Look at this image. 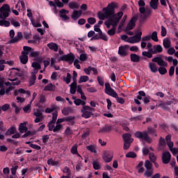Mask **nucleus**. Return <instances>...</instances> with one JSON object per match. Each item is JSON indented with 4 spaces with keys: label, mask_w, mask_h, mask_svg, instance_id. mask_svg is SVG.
Listing matches in <instances>:
<instances>
[{
    "label": "nucleus",
    "mask_w": 178,
    "mask_h": 178,
    "mask_svg": "<svg viewBox=\"0 0 178 178\" xmlns=\"http://www.w3.org/2000/svg\"><path fill=\"white\" fill-rule=\"evenodd\" d=\"M155 133H156V129L152 127H147V130H145L143 131H138L135 132L134 136L136 138H139L140 140H143L144 141H146L147 144H151V143H152V138L149 137V135L154 136Z\"/></svg>",
    "instance_id": "1"
},
{
    "label": "nucleus",
    "mask_w": 178,
    "mask_h": 178,
    "mask_svg": "<svg viewBox=\"0 0 178 178\" xmlns=\"http://www.w3.org/2000/svg\"><path fill=\"white\" fill-rule=\"evenodd\" d=\"M81 112L82 113L81 116L82 118H84L85 119H88L91 118V116L94 115V113L92 112H95V108L90 106H83L81 108Z\"/></svg>",
    "instance_id": "2"
},
{
    "label": "nucleus",
    "mask_w": 178,
    "mask_h": 178,
    "mask_svg": "<svg viewBox=\"0 0 178 178\" xmlns=\"http://www.w3.org/2000/svg\"><path fill=\"white\" fill-rule=\"evenodd\" d=\"M10 15V6L5 3L0 8V19H6Z\"/></svg>",
    "instance_id": "3"
},
{
    "label": "nucleus",
    "mask_w": 178,
    "mask_h": 178,
    "mask_svg": "<svg viewBox=\"0 0 178 178\" xmlns=\"http://www.w3.org/2000/svg\"><path fill=\"white\" fill-rule=\"evenodd\" d=\"M118 8V3L115 2H112L109 3L107 7L104 8L103 10L106 11V15L107 16H112V15H115V9Z\"/></svg>",
    "instance_id": "4"
},
{
    "label": "nucleus",
    "mask_w": 178,
    "mask_h": 178,
    "mask_svg": "<svg viewBox=\"0 0 178 178\" xmlns=\"http://www.w3.org/2000/svg\"><path fill=\"white\" fill-rule=\"evenodd\" d=\"M105 94L107 95H110V97H113V98H115V97H118V93L112 87H111V83H105V90H104Z\"/></svg>",
    "instance_id": "5"
},
{
    "label": "nucleus",
    "mask_w": 178,
    "mask_h": 178,
    "mask_svg": "<svg viewBox=\"0 0 178 178\" xmlns=\"http://www.w3.org/2000/svg\"><path fill=\"white\" fill-rule=\"evenodd\" d=\"M69 62V63L72 64L74 62V54L72 53L68 54L67 55H63L58 58V62Z\"/></svg>",
    "instance_id": "6"
},
{
    "label": "nucleus",
    "mask_w": 178,
    "mask_h": 178,
    "mask_svg": "<svg viewBox=\"0 0 178 178\" xmlns=\"http://www.w3.org/2000/svg\"><path fill=\"white\" fill-rule=\"evenodd\" d=\"M170 159H172V154L169 152H164L162 154V162L164 165H168L170 162Z\"/></svg>",
    "instance_id": "7"
},
{
    "label": "nucleus",
    "mask_w": 178,
    "mask_h": 178,
    "mask_svg": "<svg viewBox=\"0 0 178 178\" xmlns=\"http://www.w3.org/2000/svg\"><path fill=\"white\" fill-rule=\"evenodd\" d=\"M152 61L156 63L159 66H164V67H168V63L165 62L162 57H154L152 59Z\"/></svg>",
    "instance_id": "8"
},
{
    "label": "nucleus",
    "mask_w": 178,
    "mask_h": 178,
    "mask_svg": "<svg viewBox=\"0 0 178 178\" xmlns=\"http://www.w3.org/2000/svg\"><path fill=\"white\" fill-rule=\"evenodd\" d=\"M129 44H125L124 46L119 47L118 54L120 55V56L122 57L127 56L128 54L126 49H129Z\"/></svg>",
    "instance_id": "9"
},
{
    "label": "nucleus",
    "mask_w": 178,
    "mask_h": 178,
    "mask_svg": "<svg viewBox=\"0 0 178 178\" xmlns=\"http://www.w3.org/2000/svg\"><path fill=\"white\" fill-rule=\"evenodd\" d=\"M108 20L111 22L113 27H116L118 26V23L120 22V19L118 18L116 14H113L111 16L108 17Z\"/></svg>",
    "instance_id": "10"
},
{
    "label": "nucleus",
    "mask_w": 178,
    "mask_h": 178,
    "mask_svg": "<svg viewBox=\"0 0 178 178\" xmlns=\"http://www.w3.org/2000/svg\"><path fill=\"white\" fill-rule=\"evenodd\" d=\"M136 22H137V17H133L129 23L127 24L126 30L127 31H130L133 30L134 27H136Z\"/></svg>",
    "instance_id": "11"
},
{
    "label": "nucleus",
    "mask_w": 178,
    "mask_h": 178,
    "mask_svg": "<svg viewBox=\"0 0 178 178\" xmlns=\"http://www.w3.org/2000/svg\"><path fill=\"white\" fill-rule=\"evenodd\" d=\"M113 158V153L112 152H105L103 157L104 161L107 163L111 162Z\"/></svg>",
    "instance_id": "12"
},
{
    "label": "nucleus",
    "mask_w": 178,
    "mask_h": 178,
    "mask_svg": "<svg viewBox=\"0 0 178 178\" xmlns=\"http://www.w3.org/2000/svg\"><path fill=\"white\" fill-rule=\"evenodd\" d=\"M81 15H83V11L81 10H74L71 15V17L74 20H77V19H79Z\"/></svg>",
    "instance_id": "13"
},
{
    "label": "nucleus",
    "mask_w": 178,
    "mask_h": 178,
    "mask_svg": "<svg viewBox=\"0 0 178 178\" xmlns=\"http://www.w3.org/2000/svg\"><path fill=\"white\" fill-rule=\"evenodd\" d=\"M23 39V33L22 32H18L17 35L11 39L10 42L11 44H15L16 42H19V41H22Z\"/></svg>",
    "instance_id": "14"
},
{
    "label": "nucleus",
    "mask_w": 178,
    "mask_h": 178,
    "mask_svg": "<svg viewBox=\"0 0 178 178\" xmlns=\"http://www.w3.org/2000/svg\"><path fill=\"white\" fill-rule=\"evenodd\" d=\"M141 35H143V32L139 31L138 33L132 37L133 41H129V42H140V41H141Z\"/></svg>",
    "instance_id": "15"
},
{
    "label": "nucleus",
    "mask_w": 178,
    "mask_h": 178,
    "mask_svg": "<svg viewBox=\"0 0 178 178\" xmlns=\"http://www.w3.org/2000/svg\"><path fill=\"white\" fill-rule=\"evenodd\" d=\"M122 138L124 140V143H133L134 139L131 138V134H124L122 135Z\"/></svg>",
    "instance_id": "16"
},
{
    "label": "nucleus",
    "mask_w": 178,
    "mask_h": 178,
    "mask_svg": "<svg viewBox=\"0 0 178 178\" xmlns=\"http://www.w3.org/2000/svg\"><path fill=\"white\" fill-rule=\"evenodd\" d=\"M131 61L134 62L136 63H138L140 60H141V58L140 56L136 54H130Z\"/></svg>",
    "instance_id": "17"
},
{
    "label": "nucleus",
    "mask_w": 178,
    "mask_h": 178,
    "mask_svg": "<svg viewBox=\"0 0 178 178\" xmlns=\"http://www.w3.org/2000/svg\"><path fill=\"white\" fill-rule=\"evenodd\" d=\"M17 130L15 127H10L5 133V136H12V134H16Z\"/></svg>",
    "instance_id": "18"
},
{
    "label": "nucleus",
    "mask_w": 178,
    "mask_h": 178,
    "mask_svg": "<svg viewBox=\"0 0 178 178\" xmlns=\"http://www.w3.org/2000/svg\"><path fill=\"white\" fill-rule=\"evenodd\" d=\"M149 69L152 73H156L159 69L155 63H149Z\"/></svg>",
    "instance_id": "19"
},
{
    "label": "nucleus",
    "mask_w": 178,
    "mask_h": 178,
    "mask_svg": "<svg viewBox=\"0 0 178 178\" xmlns=\"http://www.w3.org/2000/svg\"><path fill=\"white\" fill-rule=\"evenodd\" d=\"M73 112V108L72 107H64L62 110V113L64 116H67V115H70Z\"/></svg>",
    "instance_id": "20"
},
{
    "label": "nucleus",
    "mask_w": 178,
    "mask_h": 178,
    "mask_svg": "<svg viewBox=\"0 0 178 178\" xmlns=\"http://www.w3.org/2000/svg\"><path fill=\"white\" fill-rule=\"evenodd\" d=\"M43 90L44 91H55L56 86L55 85L52 84V83H49L46 86H44Z\"/></svg>",
    "instance_id": "21"
},
{
    "label": "nucleus",
    "mask_w": 178,
    "mask_h": 178,
    "mask_svg": "<svg viewBox=\"0 0 178 178\" xmlns=\"http://www.w3.org/2000/svg\"><path fill=\"white\" fill-rule=\"evenodd\" d=\"M163 45L164 48H165V49H168L170 48V47L172 45V42L168 38H164L163 41Z\"/></svg>",
    "instance_id": "22"
},
{
    "label": "nucleus",
    "mask_w": 178,
    "mask_h": 178,
    "mask_svg": "<svg viewBox=\"0 0 178 178\" xmlns=\"http://www.w3.org/2000/svg\"><path fill=\"white\" fill-rule=\"evenodd\" d=\"M111 131H112V126L105 125V127L99 131V133H109Z\"/></svg>",
    "instance_id": "23"
},
{
    "label": "nucleus",
    "mask_w": 178,
    "mask_h": 178,
    "mask_svg": "<svg viewBox=\"0 0 178 178\" xmlns=\"http://www.w3.org/2000/svg\"><path fill=\"white\" fill-rule=\"evenodd\" d=\"M103 12H104V13L99 12L97 14L99 20H105V19H108V17H111V15H107L106 14V10H103Z\"/></svg>",
    "instance_id": "24"
},
{
    "label": "nucleus",
    "mask_w": 178,
    "mask_h": 178,
    "mask_svg": "<svg viewBox=\"0 0 178 178\" xmlns=\"http://www.w3.org/2000/svg\"><path fill=\"white\" fill-rule=\"evenodd\" d=\"M47 47L48 48H49V49H51V51H54V52H58V44H56V43L54 42H50L49 44H47Z\"/></svg>",
    "instance_id": "25"
},
{
    "label": "nucleus",
    "mask_w": 178,
    "mask_h": 178,
    "mask_svg": "<svg viewBox=\"0 0 178 178\" xmlns=\"http://www.w3.org/2000/svg\"><path fill=\"white\" fill-rule=\"evenodd\" d=\"M19 60L22 65H26L29 62V56L27 55H22L19 56Z\"/></svg>",
    "instance_id": "26"
},
{
    "label": "nucleus",
    "mask_w": 178,
    "mask_h": 178,
    "mask_svg": "<svg viewBox=\"0 0 178 178\" xmlns=\"http://www.w3.org/2000/svg\"><path fill=\"white\" fill-rule=\"evenodd\" d=\"M92 166L95 170H99L101 169V163L98 160H95L92 162Z\"/></svg>",
    "instance_id": "27"
},
{
    "label": "nucleus",
    "mask_w": 178,
    "mask_h": 178,
    "mask_svg": "<svg viewBox=\"0 0 178 178\" xmlns=\"http://www.w3.org/2000/svg\"><path fill=\"white\" fill-rule=\"evenodd\" d=\"M153 49H154V52L156 54H161L162 51H163V48L161 44H156L153 47Z\"/></svg>",
    "instance_id": "28"
},
{
    "label": "nucleus",
    "mask_w": 178,
    "mask_h": 178,
    "mask_svg": "<svg viewBox=\"0 0 178 178\" xmlns=\"http://www.w3.org/2000/svg\"><path fill=\"white\" fill-rule=\"evenodd\" d=\"M74 104L76 106H80V105H82L83 106H86V102L84 100H81V99H76L74 101Z\"/></svg>",
    "instance_id": "29"
},
{
    "label": "nucleus",
    "mask_w": 178,
    "mask_h": 178,
    "mask_svg": "<svg viewBox=\"0 0 178 178\" xmlns=\"http://www.w3.org/2000/svg\"><path fill=\"white\" fill-rule=\"evenodd\" d=\"M89 80H90V77H88V76L83 75L80 76L79 80L78 81V83L79 84H81V83H86V81H88Z\"/></svg>",
    "instance_id": "30"
},
{
    "label": "nucleus",
    "mask_w": 178,
    "mask_h": 178,
    "mask_svg": "<svg viewBox=\"0 0 178 178\" xmlns=\"http://www.w3.org/2000/svg\"><path fill=\"white\" fill-rule=\"evenodd\" d=\"M47 165H51V166H58L59 161H54V159H49L47 160Z\"/></svg>",
    "instance_id": "31"
},
{
    "label": "nucleus",
    "mask_w": 178,
    "mask_h": 178,
    "mask_svg": "<svg viewBox=\"0 0 178 178\" xmlns=\"http://www.w3.org/2000/svg\"><path fill=\"white\" fill-rule=\"evenodd\" d=\"M0 26H4V27H9V26H10V22L8 20H6L5 19H3L0 20Z\"/></svg>",
    "instance_id": "32"
},
{
    "label": "nucleus",
    "mask_w": 178,
    "mask_h": 178,
    "mask_svg": "<svg viewBox=\"0 0 178 178\" xmlns=\"http://www.w3.org/2000/svg\"><path fill=\"white\" fill-rule=\"evenodd\" d=\"M71 154L73 155H77L78 156H81L79 154V152L77 151V145H74L71 148Z\"/></svg>",
    "instance_id": "33"
},
{
    "label": "nucleus",
    "mask_w": 178,
    "mask_h": 178,
    "mask_svg": "<svg viewBox=\"0 0 178 178\" xmlns=\"http://www.w3.org/2000/svg\"><path fill=\"white\" fill-rule=\"evenodd\" d=\"M93 39L94 40H103V41H108V38H106V36H99L98 35V33H95V35H93Z\"/></svg>",
    "instance_id": "34"
},
{
    "label": "nucleus",
    "mask_w": 178,
    "mask_h": 178,
    "mask_svg": "<svg viewBox=\"0 0 178 178\" xmlns=\"http://www.w3.org/2000/svg\"><path fill=\"white\" fill-rule=\"evenodd\" d=\"M63 129V126L60 124H56V126L53 129L54 133H59Z\"/></svg>",
    "instance_id": "35"
},
{
    "label": "nucleus",
    "mask_w": 178,
    "mask_h": 178,
    "mask_svg": "<svg viewBox=\"0 0 178 178\" xmlns=\"http://www.w3.org/2000/svg\"><path fill=\"white\" fill-rule=\"evenodd\" d=\"M158 72L162 76H163L164 74H166V73H168V70H166V67H165L163 66H161L159 67Z\"/></svg>",
    "instance_id": "36"
},
{
    "label": "nucleus",
    "mask_w": 178,
    "mask_h": 178,
    "mask_svg": "<svg viewBox=\"0 0 178 178\" xmlns=\"http://www.w3.org/2000/svg\"><path fill=\"white\" fill-rule=\"evenodd\" d=\"M68 6L70 8V9H79V3L76 2H70Z\"/></svg>",
    "instance_id": "37"
},
{
    "label": "nucleus",
    "mask_w": 178,
    "mask_h": 178,
    "mask_svg": "<svg viewBox=\"0 0 178 178\" xmlns=\"http://www.w3.org/2000/svg\"><path fill=\"white\" fill-rule=\"evenodd\" d=\"M77 85H74V84H72L71 83L70 85V93L71 94H76V91H77Z\"/></svg>",
    "instance_id": "38"
},
{
    "label": "nucleus",
    "mask_w": 178,
    "mask_h": 178,
    "mask_svg": "<svg viewBox=\"0 0 178 178\" xmlns=\"http://www.w3.org/2000/svg\"><path fill=\"white\" fill-rule=\"evenodd\" d=\"M145 168H146L147 170H151V169H152V163H151L149 160H146L145 162Z\"/></svg>",
    "instance_id": "39"
},
{
    "label": "nucleus",
    "mask_w": 178,
    "mask_h": 178,
    "mask_svg": "<svg viewBox=\"0 0 178 178\" xmlns=\"http://www.w3.org/2000/svg\"><path fill=\"white\" fill-rule=\"evenodd\" d=\"M150 37L152 40L155 42H158V41H159V40L158 39V32L156 31H154Z\"/></svg>",
    "instance_id": "40"
},
{
    "label": "nucleus",
    "mask_w": 178,
    "mask_h": 178,
    "mask_svg": "<svg viewBox=\"0 0 178 178\" xmlns=\"http://www.w3.org/2000/svg\"><path fill=\"white\" fill-rule=\"evenodd\" d=\"M144 119V116L143 115H139L136 117H131V122H137L138 120H143Z\"/></svg>",
    "instance_id": "41"
},
{
    "label": "nucleus",
    "mask_w": 178,
    "mask_h": 178,
    "mask_svg": "<svg viewBox=\"0 0 178 178\" xmlns=\"http://www.w3.org/2000/svg\"><path fill=\"white\" fill-rule=\"evenodd\" d=\"M32 67H33V69H35V70H37V72H38V70H40V69H41V65L39 64V63L33 62L32 63Z\"/></svg>",
    "instance_id": "42"
},
{
    "label": "nucleus",
    "mask_w": 178,
    "mask_h": 178,
    "mask_svg": "<svg viewBox=\"0 0 178 178\" xmlns=\"http://www.w3.org/2000/svg\"><path fill=\"white\" fill-rule=\"evenodd\" d=\"M149 159L152 163L156 162V156H155V154H154V152H151L149 154Z\"/></svg>",
    "instance_id": "43"
},
{
    "label": "nucleus",
    "mask_w": 178,
    "mask_h": 178,
    "mask_svg": "<svg viewBox=\"0 0 178 178\" xmlns=\"http://www.w3.org/2000/svg\"><path fill=\"white\" fill-rule=\"evenodd\" d=\"M74 119H76L74 116L65 117V122H70L71 124H74Z\"/></svg>",
    "instance_id": "44"
},
{
    "label": "nucleus",
    "mask_w": 178,
    "mask_h": 178,
    "mask_svg": "<svg viewBox=\"0 0 178 178\" xmlns=\"http://www.w3.org/2000/svg\"><path fill=\"white\" fill-rule=\"evenodd\" d=\"M56 119H58V111H55L52 113V120L50 121L51 123H56Z\"/></svg>",
    "instance_id": "45"
},
{
    "label": "nucleus",
    "mask_w": 178,
    "mask_h": 178,
    "mask_svg": "<svg viewBox=\"0 0 178 178\" xmlns=\"http://www.w3.org/2000/svg\"><path fill=\"white\" fill-rule=\"evenodd\" d=\"M159 6V3H154L152 1H149V6L152 8V9H154V10H156L158 9V6Z\"/></svg>",
    "instance_id": "46"
},
{
    "label": "nucleus",
    "mask_w": 178,
    "mask_h": 178,
    "mask_svg": "<svg viewBox=\"0 0 178 178\" xmlns=\"http://www.w3.org/2000/svg\"><path fill=\"white\" fill-rule=\"evenodd\" d=\"M152 175H154V170H147L145 172H144V176L145 177L149 178L151 177V176H152Z\"/></svg>",
    "instance_id": "47"
},
{
    "label": "nucleus",
    "mask_w": 178,
    "mask_h": 178,
    "mask_svg": "<svg viewBox=\"0 0 178 178\" xmlns=\"http://www.w3.org/2000/svg\"><path fill=\"white\" fill-rule=\"evenodd\" d=\"M86 149H88V151H90V152H94L95 154L97 152L95 146L92 145L86 146Z\"/></svg>",
    "instance_id": "48"
},
{
    "label": "nucleus",
    "mask_w": 178,
    "mask_h": 178,
    "mask_svg": "<svg viewBox=\"0 0 178 178\" xmlns=\"http://www.w3.org/2000/svg\"><path fill=\"white\" fill-rule=\"evenodd\" d=\"M127 158H137V154L134 152H129L126 154Z\"/></svg>",
    "instance_id": "49"
},
{
    "label": "nucleus",
    "mask_w": 178,
    "mask_h": 178,
    "mask_svg": "<svg viewBox=\"0 0 178 178\" xmlns=\"http://www.w3.org/2000/svg\"><path fill=\"white\" fill-rule=\"evenodd\" d=\"M71 80H72V75L70 74V73L67 72L66 78L64 77V81H65L67 84H69Z\"/></svg>",
    "instance_id": "50"
},
{
    "label": "nucleus",
    "mask_w": 178,
    "mask_h": 178,
    "mask_svg": "<svg viewBox=\"0 0 178 178\" xmlns=\"http://www.w3.org/2000/svg\"><path fill=\"white\" fill-rule=\"evenodd\" d=\"M114 98L116 99V101L117 102H118V104H121L122 105L124 104V99H123V97H119L118 94H117V96L114 97Z\"/></svg>",
    "instance_id": "51"
},
{
    "label": "nucleus",
    "mask_w": 178,
    "mask_h": 178,
    "mask_svg": "<svg viewBox=\"0 0 178 178\" xmlns=\"http://www.w3.org/2000/svg\"><path fill=\"white\" fill-rule=\"evenodd\" d=\"M116 33V28L115 26H113V28L108 31L107 34L108 35H115Z\"/></svg>",
    "instance_id": "52"
},
{
    "label": "nucleus",
    "mask_w": 178,
    "mask_h": 178,
    "mask_svg": "<svg viewBox=\"0 0 178 178\" xmlns=\"http://www.w3.org/2000/svg\"><path fill=\"white\" fill-rule=\"evenodd\" d=\"M17 169H19V165H15L10 168L11 174L13 175V176H15V175H16V172H17Z\"/></svg>",
    "instance_id": "53"
},
{
    "label": "nucleus",
    "mask_w": 178,
    "mask_h": 178,
    "mask_svg": "<svg viewBox=\"0 0 178 178\" xmlns=\"http://www.w3.org/2000/svg\"><path fill=\"white\" fill-rule=\"evenodd\" d=\"M47 127L49 129V131H54V129L55 128V123H51V121L49 122L47 124Z\"/></svg>",
    "instance_id": "54"
},
{
    "label": "nucleus",
    "mask_w": 178,
    "mask_h": 178,
    "mask_svg": "<svg viewBox=\"0 0 178 178\" xmlns=\"http://www.w3.org/2000/svg\"><path fill=\"white\" fill-rule=\"evenodd\" d=\"M97 81H98V83L99 84V86H104V76H98Z\"/></svg>",
    "instance_id": "55"
},
{
    "label": "nucleus",
    "mask_w": 178,
    "mask_h": 178,
    "mask_svg": "<svg viewBox=\"0 0 178 178\" xmlns=\"http://www.w3.org/2000/svg\"><path fill=\"white\" fill-rule=\"evenodd\" d=\"M73 131L70 129V127H67L65 130V134L67 136H72Z\"/></svg>",
    "instance_id": "56"
},
{
    "label": "nucleus",
    "mask_w": 178,
    "mask_h": 178,
    "mask_svg": "<svg viewBox=\"0 0 178 178\" xmlns=\"http://www.w3.org/2000/svg\"><path fill=\"white\" fill-rule=\"evenodd\" d=\"M33 115L36 118H40V119H42V113L40 112L39 109H37L36 112L33 113Z\"/></svg>",
    "instance_id": "57"
},
{
    "label": "nucleus",
    "mask_w": 178,
    "mask_h": 178,
    "mask_svg": "<svg viewBox=\"0 0 178 178\" xmlns=\"http://www.w3.org/2000/svg\"><path fill=\"white\" fill-rule=\"evenodd\" d=\"M88 23L89 24H95V23H97V19L94 17H89L88 19Z\"/></svg>",
    "instance_id": "58"
},
{
    "label": "nucleus",
    "mask_w": 178,
    "mask_h": 178,
    "mask_svg": "<svg viewBox=\"0 0 178 178\" xmlns=\"http://www.w3.org/2000/svg\"><path fill=\"white\" fill-rule=\"evenodd\" d=\"M9 108H10V105H9L8 104H5L1 106V111H3V112H6V111H8Z\"/></svg>",
    "instance_id": "59"
},
{
    "label": "nucleus",
    "mask_w": 178,
    "mask_h": 178,
    "mask_svg": "<svg viewBox=\"0 0 178 178\" xmlns=\"http://www.w3.org/2000/svg\"><path fill=\"white\" fill-rule=\"evenodd\" d=\"M142 55L149 58H152V54L149 53V51H143Z\"/></svg>",
    "instance_id": "60"
},
{
    "label": "nucleus",
    "mask_w": 178,
    "mask_h": 178,
    "mask_svg": "<svg viewBox=\"0 0 178 178\" xmlns=\"http://www.w3.org/2000/svg\"><path fill=\"white\" fill-rule=\"evenodd\" d=\"M175 75V66H171L169 70V76L172 77Z\"/></svg>",
    "instance_id": "61"
},
{
    "label": "nucleus",
    "mask_w": 178,
    "mask_h": 178,
    "mask_svg": "<svg viewBox=\"0 0 178 178\" xmlns=\"http://www.w3.org/2000/svg\"><path fill=\"white\" fill-rule=\"evenodd\" d=\"M168 32L166 31V28L165 26H161V37H166V34Z\"/></svg>",
    "instance_id": "62"
},
{
    "label": "nucleus",
    "mask_w": 178,
    "mask_h": 178,
    "mask_svg": "<svg viewBox=\"0 0 178 178\" xmlns=\"http://www.w3.org/2000/svg\"><path fill=\"white\" fill-rule=\"evenodd\" d=\"M159 106H160V108H161V109H163L164 111H168L167 105L163 102H161V103L159 104Z\"/></svg>",
    "instance_id": "63"
},
{
    "label": "nucleus",
    "mask_w": 178,
    "mask_h": 178,
    "mask_svg": "<svg viewBox=\"0 0 178 178\" xmlns=\"http://www.w3.org/2000/svg\"><path fill=\"white\" fill-rule=\"evenodd\" d=\"M79 59H80V60H81V62H85V60L87 59V54H81L80 55Z\"/></svg>",
    "instance_id": "64"
}]
</instances>
